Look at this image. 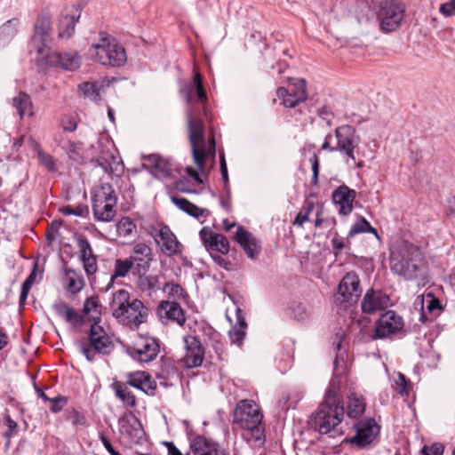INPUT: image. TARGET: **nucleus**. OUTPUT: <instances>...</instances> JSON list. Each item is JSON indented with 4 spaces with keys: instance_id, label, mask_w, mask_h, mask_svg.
<instances>
[{
    "instance_id": "obj_1",
    "label": "nucleus",
    "mask_w": 455,
    "mask_h": 455,
    "mask_svg": "<svg viewBox=\"0 0 455 455\" xmlns=\"http://www.w3.org/2000/svg\"><path fill=\"white\" fill-rule=\"evenodd\" d=\"M390 268L394 274L418 285L429 283L428 268L421 251L413 244L403 243L391 250Z\"/></svg>"
},
{
    "instance_id": "obj_2",
    "label": "nucleus",
    "mask_w": 455,
    "mask_h": 455,
    "mask_svg": "<svg viewBox=\"0 0 455 455\" xmlns=\"http://www.w3.org/2000/svg\"><path fill=\"white\" fill-rule=\"evenodd\" d=\"M339 390V382L332 379L323 401L308 419V426L314 431L321 435L339 432V426L344 418L343 402Z\"/></svg>"
},
{
    "instance_id": "obj_3",
    "label": "nucleus",
    "mask_w": 455,
    "mask_h": 455,
    "mask_svg": "<svg viewBox=\"0 0 455 455\" xmlns=\"http://www.w3.org/2000/svg\"><path fill=\"white\" fill-rule=\"evenodd\" d=\"M109 306L117 322L131 328H139L148 315V309L143 302L138 299L131 300L129 291L124 289L113 293Z\"/></svg>"
},
{
    "instance_id": "obj_4",
    "label": "nucleus",
    "mask_w": 455,
    "mask_h": 455,
    "mask_svg": "<svg viewBox=\"0 0 455 455\" xmlns=\"http://www.w3.org/2000/svg\"><path fill=\"white\" fill-rule=\"evenodd\" d=\"M263 415L259 406L249 400L240 401L234 412V423L245 431V438L254 446H260L265 442V427Z\"/></svg>"
},
{
    "instance_id": "obj_5",
    "label": "nucleus",
    "mask_w": 455,
    "mask_h": 455,
    "mask_svg": "<svg viewBox=\"0 0 455 455\" xmlns=\"http://www.w3.org/2000/svg\"><path fill=\"white\" fill-rule=\"evenodd\" d=\"M186 113L193 159L198 171L204 174L208 156H215V140L212 136L209 140V146H207L204 138V122L195 116L192 108H188Z\"/></svg>"
},
{
    "instance_id": "obj_6",
    "label": "nucleus",
    "mask_w": 455,
    "mask_h": 455,
    "mask_svg": "<svg viewBox=\"0 0 455 455\" xmlns=\"http://www.w3.org/2000/svg\"><path fill=\"white\" fill-rule=\"evenodd\" d=\"M89 341H79V348L81 353L85 356L89 362L95 360L97 354L103 355H109L115 348L112 337L107 331L94 322L90 328L88 334Z\"/></svg>"
},
{
    "instance_id": "obj_7",
    "label": "nucleus",
    "mask_w": 455,
    "mask_h": 455,
    "mask_svg": "<svg viewBox=\"0 0 455 455\" xmlns=\"http://www.w3.org/2000/svg\"><path fill=\"white\" fill-rule=\"evenodd\" d=\"M92 55L104 66L120 67L127 60L124 48L106 34H100L99 43L92 44Z\"/></svg>"
},
{
    "instance_id": "obj_8",
    "label": "nucleus",
    "mask_w": 455,
    "mask_h": 455,
    "mask_svg": "<svg viewBox=\"0 0 455 455\" xmlns=\"http://www.w3.org/2000/svg\"><path fill=\"white\" fill-rule=\"evenodd\" d=\"M116 197L113 187L108 183L102 184L92 197L94 217L100 221H111L115 215Z\"/></svg>"
},
{
    "instance_id": "obj_9",
    "label": "nucleus",
    "mask_w": 455,
    "mask_h": 455,
    "mask_svg": "<svg viewBox=\"0 0 455 455\" xmlns=\"http://www.w3.org/2000/svg\"><path fill=\"white\" fill-rule=\"evenodd\" d=\"M362 291L358 275L354 271L347 272L338 285V291L334 296L335 303L345 308L355 305L361 297Z\"/></svg>"
},
{
    "instance_id": "obj_10",
    "label": "nucleus",
    "mask_w": 455,
    "mask_h": 455,
    "mask_svg": "<svg viewBox=\"0 0 455 455\" xmlns=\"http://www.w3.org/2000/svg\"><path fill=\"white\" fill-rule=\"evenodd\" d=\"M360 137L351 125H341L335 130L336 151L347 156V164L355 163V153H358Z\"/></svg>"
},
{
    "instance_id": "obj_11",
    "label": "nucleus",
    "mask_w": 455,
    "mask_h": 455,
    "mask_svg": "<svg viewBox=\"0 0 455 455\" xmlns=\"http://www.w3.org/2000/svg\"><path fill=\"white\" fill-rule=\"evenodd\" d=\"M403 13L404 7L399 1L386 0L382 2L377 12L380 29L385 33L395 31L401 24Z\"/></svg>"
},
{
    "instance_id": "obj_12",
    "label": "nucleus",
    "mask_w": 455,
    "mask_h": 455,
    "mask_svg": "<svg viewBox=\"0 0 455 455\" xmlns=\"http://www.w3.org/2000/svg\"><path fill=\"white\" fill-rule=\"evenodd\" d=\"M160 347L157 340L154 338H140L132 346L127 347L128 355L142 363L154 361L158 355Z\"/></svg>"
},
{
    "instance_id": "obj_13",
    "label": "nucleus",
    "mask_w": 455,
    "mask_h": 455,
    "mask_svg": "<svg viewBox=\"0 0 455 455\" xmlns=\"http://www.w3.org/2000/svg\"><path fill=\"white\" fill-rule=\"evenodd\" d=\"M404 326L403 319L396 312L387 310L381 315L375 323L373 339H383L399 333Z\"/></svg>"
},
{
    "instance_id": "obj_14",
    "label": "nucleus",
    "mask_w": 455,
    "mask_h": 455,
    "mask_svg": "<svg viewBox=\"0 0 455 455\" xmlns=\"http://www.w3.org/2000/svg\"><path fill=\"white\" fill-rule=\"evenodd\" d=\"M355 427L356 434L348 442L361 449L370 445L379 433V427L373 419L360 420Z\"/></svg>"
},
{
    "instance_id": "obj_15",
    "label": "nucleus",
    "mask_w": 455,
    "mask_h": 455,
    "mask_svg": "<svg viewBox=\"0 0 455 455\" xmlns=\"http://www.w3.org/2000/svg\"><path fill=\"white\" fill-rule=\"evenodd\" d=\"M293 81L294 83L289 88L280 87L276 91L278 98L287 108H294L307 100L306 81L304 79H293Z\"/></svg>"
},
{
    "instance_id": "obj_16",
    "label": "nucleus",
    "mask_w": 455,
    "mask_h": 455,
    "mask_svg": "<svg viewBox=\"0 0 455 455\" xmlns=\"http://www.w3.org/2000/svg\"><path fill=\"white\" fill-rule=\"evenodd\" d=\"M128 259L133 267V274L147 273L153 260L152 249L145 243H137Z\"/></svg>"
},
{
    "instance_id": "obj_17",
    "label": "nucleus",
    "mask_w": 455,
    "mask_h": 455,
    "mask_svg": "<svg viewBox=\"0 0 455 455\" xmlns=\"http://www.w3.org/2000/svg\"><path fill=\"white\" fill-rule=\"evenodd\" d=\"M186 353L182 362L187 368H196L202 364L204 358V348L196 336L188 335L184 339Z\"/></svg>"
},
{
    "instance_id": "obj_18",
    "label": "nucleus",
    "mask_w": 455,
    "mask_h": 455,
    "mask_svg": "<svg viewBox=\"0 0 455 455\" xmlns=\"http://www.w3.org/2000/svg\"><path fill=\"white\" fill-rule=\"evenodd\" d=\"M156 243L161 251L167 256H172L181 252V243L168 226L162 227L155 236Z\"/></svg>"
},
{
    "instance_id": "obj_19",
    "label": "nucleus",
    "mask_w": 455,
    "mask_h": 455,
    "mask_svg": "<svg viewBox=\"0 0 455 455\" xmlns=\"http://www.w3.org/2000/svg\"><path fill=\"white\" fill-rule=\"evenodd\" d=\"M356 192L349 188L347 185H341L332 193V202L338 206V212L341 215H348L353 211V203L355 199Z\"/></svg>"
},
{
    "instance_id": "obj_20",
    "label": "nucleus",
    "mask_w": 455,
    "mask_h": 455,
    "mask_svg": "<svg viewBox=\"0 0 455 455\" xmlns=\"http://www.w3.org/2000/svg\"><path fill=\"white\" fill-rule=\"evenodd\" d=\"M390 303L389 296L381 291L370 289L366 291L363 301L362 310L366 314H372L388 307Z\"/></svg>"
},
{
    "instance_id": "obj_21",
    "label": "nucleus",
    "mask_w": 455,
    "mask_h": 455,
    "mask_svg": "<svg viewBox=\"0 0 455 455\" xmlns=\"http://www.w3.org/2000/svg\"><path fill=\"white\" fill-rule=\"evenodd\" d=\"M199 234L207 250L216 251L222 254L228 253L229 242L224 235L215 233L208 228H203Z\"/></svg>"
},
{
    "instance_id": "obj_22",
    "label": "nucleus",
    "mask_w": 455,
    "mask_h": 455,
    "mask_svg": "<svg viewBox=\"0 0 455 455\" xmlns=\"http://www.w3.org/2000/svg\"><path fill=\"white\" fill-rule=\"evenodd\" d=\"M51 24V19L48 16L39 17L35 24L32 44L39 54L43 53L44 48L46 46V44L50 39L52 31Z\"/></svg>"
},
{
    "instance_id": "obj_23",
    "label": "nucleus",
    "mask_w": 455,
    "mask_h": 455,
    "mask_svg": "<svg viewBox=\"0 0 455 455\" xmlns=\"http://www.w3.org/2000/svg\"><path fill=\"white\" fill-rule=\"evenodd\" d=\"M234 238L240 244L248 258L255 259L258 257L260 252V246L252 234L243 227H238Z\"/></svg>"
},
{
    "instance_id": "obj_24",
    "label": "nucleus",
    "mask_w": 455,
    "mask_h": 455,
    "mask_svg": "<svg viewBox=\"0 0 455 455\" xmlns=\"http://www.w3.org/2000/svg\"><path fill=\"white\" fill-rule=\"evenodd\" d=\"M193 455H228L220 445L204 436H196L190 444Z\"/></svg>"
},
{
    "instance_id": "obj_25",
    "label": "nucleus",
    "mask_w": 455,
    "mask_h": 455,
    "mask_svg": "<svg viewBox=\"0 0 455 455\" xmlns=\"http://www.w3.org/2000/svg\"><path fill=\"white\" fill-rule=\"evenodd\" d=\"M47 63L52 66H60L69 71L76 70L80 66V57L76 52H53L47 55Z\"/></svg>"
},
{
    "instance_id": "obj_26",
    "label": "nucleus",
    "mask_w": 455,
    "mask_h": 455,
    "mask_svg": "<svg viewBox=\"0 0 455 455\" xmlns=\"http://www.w3.org/2000/svg\"><path fill=\"white\" fill-rule=\"evenodd\" d=\"M127 384L148 395H154L156 389V381L153 380L151 376L145 371L130 373Z\"/></svg>"
},
{
    "instance_id": "obj_27",
    "label": "nucleus",
    "mask_w": 455,
    "mask_h": 455,
    "mask_svg": "<svg viewBox=\"0 0 455 455\" xmlns=\"http://www.w3.org/2000/svg\"><path fill=\"white\" fill-rule=\"evenodd\" d=\"M159 312L161 317L164 315L168 320L177 323L180 326H183L187 321L183 308L175 301H162L159 305Z\"/></svg>"
},
{
    "instance_id": "obj_28",
    "label": "nucleus",
    "mask_w": 455,
    "mask_h": 455,
    "mask_svg": "<svg viewBox=\"0 0 455 455\" xmlns=\"http://www.w3.org/2000/svg\"><path fill=\"white\" fill-rule=\"evenodd\" d=\"M52 308L59 316L64 318L74 327H80L84 322V316L70 307L66 302H56L52 305Z\"/></svg>"
},
{
    "instance_id": "obj_29",
    "label": "nucleus",
    "mask_w": 455,
    "mask_h": 455,
    "mask_svg": "<svg viewBox=\"0 0 455 455\" xmlns=\"http://www.w3.org/2000/svg\"><path fill=\"white\" fill-rule=\"evenodd\" d=\"M185 94L186 101L188 105L192 103L194 92L196 94L199 102H204L207 100L206 92L203 86L202 76L196 73L193 79V84L187 85L181 90Z\"/></svg>"
},
{
    "instance_id": "obj_30",
    "label": "nucleus",
    "mask_w": 455,
    "mask_h": 455,
    "mask_svg": "<svg viewBox=\"0 0 455 455\" xmlns=\"http://www.w3.org/2000/svg\"><path fill=\"white\" fill-rule=\"evenodd\" d=\"M131 271L133 273V267L128 258L116 259L114 262L113 274L111 275L108 284L103 289L104 291H108L113 288L116 279L127 276Z\"/></svg>"
},
{
    "instance_id": "obj_31",
    "label": "nucleus",
    "mask_w": 455,
    "mask_h": 455,
    "mask_svg": "<svg viewBox=\"0 0 455 455\" xmlns=\"http://www.w3.org/2000/svg\"><path fill=\"white\" fill-rule=\"evenodd\" d=\"M12 106L16 108L20 118L25 115L28 116L34 115L31 99L28 94L23 92H19V94L12 99Z\"/></svg>"
},
{
    "instance_id": "obj_32",
    "label": "nucleus",
    "mask_w": 455,
    "mask_h": 455,
    "mask_svg": "<svg viewBox=\"0 0 455 455\" xmlns=\"http://www.w3.org/2000/svg\"><path fill=\"white\" fill-rule=\"evenodd\" d=\"M127 383L116 381L112 384V387L116 393V397L122 401L124 405L127 407H134L136 400L133 394L129 389Z\"/></svg>"
},
{
    "instance_id": "obj_33",
    "label": "nucleus",
    "mask_w": 455,
    "mask_h": 455,
    "mask_svg": "<svg viewBox=\"0 0 455 455\" xmlns=\"http://www.w3.org/2000/svg\"><path fill=\"white\" fill-rule=\"evenodd\" d=\"M172 201L180 210L195 218H199L208 212L206 209L199 208L186 198L172 197Z\"/></svg>"
},
{
    "instance_id": "obj_34",
    "label": "nucleus",
    "mask_w": 455,
    "mask_h": 455,
    "mask_svg": "<svg viewBox=\"0 0 455 455\" xmlns=\"http://www.w3.org/2000/svg\"><path fill=\"white\" fill-rule=\"evenodd\" d=\"M79 18L80 13L77 16L69 14L63 16L59 24V36L61 38H70L75 32V27Z\"/></svg>"
},
{
    "instance_id": "obj_35",
    "label": "nucleus",
    "mask_w": 455,
    "mask_h": 455,
    "mask_svg": "<svg viewBox=\"0 0 455 455\" xmlns=\"http://www.w3.org/2000/svg\"><path fill=\"white\" fill-rule=\"evenodd\" d=\"M148 160L156 174L162 177L171 176L172 166L167 159L158 155H151L149 156Z\"/></svg>"
},
{
    "instance_id": "obj_36",
    "label": "nucleus",
    "mask_w": 455,
    "mask_h": 455,
    "mask_svg": "<svg viewBox=\"0 0 455 455\" xmlns=\"http://www.w3.org/2000/svg\"><path fill=\"white\" fill-rule=\"evenodd\" d=\"M66 275L68 277L67 290L69 292L76 294L83 290L85 283L82 275L69 268L66 270Z\"/></svg>"
},
{
    "instance_id": "obj_37",
    "label": "nucleus",
    "mask_w": 455,
    "mask_h": 455,
    "mask_svg": "<svg viewBox=\"0 0 455 455\" xmlns=\"http://www.w3.org/2000/svg\"><path fill=\"white\" fill-rule=\"evenodd\" d=\"M138 277L136 285L141 291H151L158 285V278L156 275H147V273L133 274Z\"/></svg>"
},
{
    "instance_id": "obj_38",
    "label": "nucleus",
    "mask_w": 455,
    "mask_h": 455,
    "mask_svg": "<svg viewBox=\"0 0 455 455\" xmlns=\"http://www.w3.org/2000/svg\"><path fill=\"white\" fill-rule=\"evenodd\" d=\"M100 307L99 299L96 296L87 298L84 303V314L91 315L94 322H98L100 318Z\"/></svg>"
},
{
    "instance_id": "obj_39",
    "label": "nucleus",
    "mask_w": 455,
    "mask_h": 455,
    "mask_svg": "<svg viewBox=\"0 0 455 455\" xmlns=\"http://www.w3.org/2000/svg\"><path fill=\"white\" fill-rule=\"evenodd\" d=\"M371 233L373 234L377 238H379L378 232L376 228H372L371 224L363 218L361 217L350 228L347 238L353 237L357 234L360 233Z\"/></svg>"
},
{
    "instance_id": "obj_40",
    "label": "nucleus",
    "mask_w": 455,
    "mask_h": 455,
    "mask_svg": "<svg viewBox=\"0 0 455 455\" xmlns=\"http://www.w3.org/2000/svg\"><path fill=\"white\" fill-rule=\"evenodd\" d=\"M365 411V403L360 397L351 395L348 398L347 415L350 418L356 419Z\"/></svg>"
},
{
    "instance_id": "obj_41",
    "label": "nucleus",
    "mask_w": 455,
    "mask_h": 455,
    "mask_svg": "<svg viewBox=\"0 0 455 455\" xmlns=\"http://www.w3.org/2000/svg\"><path fill=\"white\" fill-rule=\"evenodd\" d=\"M121 431L130 436L136 435L134 432L140 430V422L134 417H124L119 420Z\"/></svg>"
},
{
    "instance_id": "obj_42",
    "label": "nucleus",
    "mask_w": 455,
    "mask_h": 455,
    "mask_svg": "<svg viewBox=\"0 0 455 455\" xmlns=\"http://www.w3.org/2000/svg\"><path fill=\"white\" fill-rule=\"evenodd\" d=\"M37 265L36 263L34 265V268L29 274V275L26 278V280L23 282L21 286V291L20 296V305L25 304L28 292L32 287V285L35 283L36 277H37Z\"/></svg>"
},
{
    "instance_id": "obj_43",
    "label": "nucleus",
    "mask_w": 455,
    "mask_h": 455,
    "mask_svg": "<svg viewBox=\"0 0 455 455\" xmlns=\"http://www.w3.org/2000/svg\"><path fill=\"white\" fill-rule=\"evenodd\" d=\"M80 91L83 94L93 101L100 100L99 86L96 83H84L80 85Z\"/></svg>"
},
{
    "instance_id": "obj_44",
    "label": "nucleus",
    "mask_w": 455,
    "mask_h": 455,
    "mask_svg": "<svg viewBox=\"0 0 455 455\" xmlns=\"http://www.w3.org/2000/svg\"><path fill=\"white\" fill-rule=\"evenodd\" d=\"M19 20L17 19L10 20L0 28V36L3 39H10L16 35Z\"/></svg>"
},
{
    "instance_id": "obj_45",
    "label": "nucleus",
    "mask_w": 455,
    "mask_h": 455,
    "mask_svg": "<svg viewBox=\"0 0 455 455\" xmlns=\"http://www.w3.org/2000/svg\"><path fill=\"white\" fill-rule=\"evenodd\" d=\"M117 232L121 236H129L135 229V225L129 218H123L117 224Z\"/></svg>"
},
{
    "instance_id": "obj_46",
    "label": "nucleus",
    "mask_w": 455,
    "mask_h": 455,
    "mask_svg": "<svg viewBox=\"0 0 455 455\" xmlns=\"http://www.w3.org/2000/svg\"><path fill=\"white\" fill-rule=\"evenodd\" d=\"M68 157L75 162L82 161V144L69 141L67 147Z\"/></svg>"
},
{
    "instance_id": "obj_47",
    "label": "nucleus",
    "mask_w": 455,
    "mask_h": 455,
    "mask_svg": "<svg viewBox=\"0 0 455 455\" xmlns=\"http://www.w3.org/2000/svg\"><path fill=\"white\" fill-rule=\"evenodd\" d=\"M77 246L80 251V260H84L86 258H92L95 256L93 254L92 246L87 239L79 238L77 241Z\"/></svg>"
},
{
    "instance_id": "obj_48",
    "label": "nucleus",
    "mask_w": 455,
    "mask_h": 455,
    "mask_svg": "<svg viewBox=\"0 0 455 455\" xmlns=\"http://www.w3.org/2000/svg\"><path fill=\"white\" fill-rule=\"evenodd\" d=\"M37 156L40 164L44 166L49 172H54L56 170L54 159L51 155L40 149L37 152Z\"/></svg>"
},
{
    "instance_id": "obj_49",
    "label": "nucleus",
    "mask_w": 455,
    "mask_h": 455,
    "mask_svg": "<svg viewBox=\"0 0 455 455\" xmlns=\"http://www.w3.org/2000/svg\"><path fill=\"white\" fill-rule=\"evenodd\" d=\"M314 209V203L313 202H307L305 205V212H299L294 221L293 224L301 227L306 221L308 220L309 214L312 212Z\"/></svg>"
},
{
    "instance_id": "obj_50",
    "label": "nucleus",
    "mask_w": 455,
    "mask_h": 455,
    "mask_svg": "<svg viewBox=\"0 0 455 455\" xmlns=\"http://www.w3.org/2000/svg\"><path fill=\"white\" fill-rule=\"evenodd\" d=\"M164 291L170 296L179 299L186 296L184 289L178 283H167L164 287Z\"/></svg>"
},
{
    "instance_id": "obj_51",
    "label": "nucleus",
    "mask_w": 455,
    "mask_h": 455,
    "mask_svg": "<svg viewBox=\"0 0 455 455\" xmlns=\"http://www.w3.org/2000/svg\"><path fill=\"white\" fill-rule=\"evenodd\" d=\"M66 418L68 420H70L74 426H85L86 425L85 417L74 409H72L71 411H68L67 412Z\"/></svg>"
},
{
    "instance_id": "obj_52",
    "label": "nucleus",
    "mask_w": 455,
    "mask_h": 455,
    "mask_svg": "<svg viewBox=\"0 0 455 455\" xmlns=\"http://www.w3.org/2000/svg\"><path fill=\"white\" fill-rule=\"evenodd\" d=\"M245 334V331L241 327H234L229 331V338L232 343H235L239 347L243 344Z\"/></svg>"
},
{
    "instance_id": "obj_53",
    "label": "nucleus",
    "mask_w": 455,
    "mask_h": 455,
    "mask_svg": "<svg viewBox=\"0 0 455 455\" xmlns=\"http://www.w3.org/2000/svg\"><path fill=\"white\" fill-rule=\"evenodd\" d=\"M81 261L83 262L84 269L86 275H88V277H90L91 275H92L96 273V271L98 269L96 256H94L92 258H86L85 259L81 260Z\"/></svg>"
},
{
    "instance_id": "obj_54",
    "label": "nucleus",
    "mask_w": 455,
    "mask_h": 455,
    "mask_svg": "<svg viewBox=\"0 0 455 455\" xmlns=\"http://www.w3.org/2000/svg\"><path fill=\"white\" fill-rule=\"evenodd\" d=\"M62 224L61 220H53L48 227L46 231V239L49 243H52L55 238L56 235L59 232V229Z\"/></svg>"
},
{
    "instance_id": "obj_55",
    "label": "nucleus",
    "mask_w": 455,
    "mask_h": 455,
    "mask_svg": "<svg viewBox=\"0 0 455 455\" xmlns=\"http://www.w3.org/2000/svg\"><path fill=\"white\" fill-rule=\"evenodd\" d=\"M311 164H312V184L316 186L318 184V177H319V169H320V164L317 154L314 153L313 156L309 159Z\"/></svg>"
},
{
    "instance_id": "obj_56",
    "label": "nucleus",
    "mask_w": 455,
    "mask_h": 455,
    "mask_svg": "<svg viewBox=\"0 0 455 455\" xmlns=\"http://www.w3.org/2000/svg\"><path fill=\"white\" fill-rule=\"evenodd\" d=\"M444 451L443 446L441 443H434L430 447L424 446L421 450L422 455H443Z\"/></svg>"
},
{
    "instance_id": "obj_57",
    "label": "nucleus",
    "mask_w": 455,
    "mask_h": 455,
    "mask_svg": "<svg viewBox=\"0 0 455 455\" xmlns=\"http://www.w3.org/2000/svg\"><path fill=\"white\" fill-rule=\"evenodd\" d=\"M4 420L8 427V431L4 434V436L9 441L11 436L18 432V424L9 415L4 417Z\"/></svg>"
},
{
    "instance_id": "obj_58",
    "label": "nucleus",
    "mask_w": 455,
    "mask_h": 455,
    "mask_svg": "<svg viewBox=\"0 0 455 455\" xmlns=\"http://www.w3.org/2000/svg\"><path fill=\"white\" fill-rule=\"evenodd\" d=\"M51 402L50 409L52 412L57 413L60 411L63 406L67 403V399L61 396H58L52 399H50Z\"/></svg>"
},
{
    "instance_id": "obj_59",
    "label": "nucleus",
    "mask_w": 455,
    "mask_h": 455,
    "mask_svg": "<svg viewBox=\"0 0 455 455\" xmlns=\"http://www.w3.org/2000/svg\"><path fill=\"white\" fill-rule=\"evenodd\" d=\"M440 12L445 16H451L455 14V0H451L441 4Z\"/></svg>"
},
{
    "instance_id": "obj_60",
    "label": "nucleus",
    "mask_w": 455,
    "mask_h": 455,
    "mask_svg": "<svg viewBox=\"0 0 455 455\" xmlns=\"http://www.w3.org/2000/svg\"><path fill=\"white\" fill-rule=\"evenodd\" d=\"M395 384L397 386L399 394H401V395L408 394L407 380H406V378L403 374H401V373L398 374V378L395 380Z\"/></svg>"
},
{
    "instance_id": "obj_61",
    "label": "nucleus",
    "mask_w": 455,
    "mask_h": 455,
    "mask_svg": "<svg viewBox=\"0 0 455 455\" xmlns=\"http://www.w3.org/2000/svg\"><path fill=\"white\" fill-rule=\"evenodd\" d=\"M77 127V123L73 117H68L62 120V128L65 132H74Z\"/></svg>"
},
{
    "instance_id": "obj_62",
    "label": "nucleus",
    "mask_w": 455,
    "mask_h": 455,
    "mask_svg": "<svg viewBox=\"0 0 455 455\" xmlns=\"http://www.w3.org/2000/svg\"><path fill=\"white\" fill-rule=\"evenodd\" d=\"M100 440L102 442L103 446L111 455H121L118 451H116L109 440L105 435H100Z\"/></svg>"
},
{
    "instance_id": "obj_63",
    "label": "nucleus",
    "mask_w": 455,
    "mask_h": 455,
    "mask_svg": "<svg viewBox=\"0 0 455 455\" xmlns=\"http://www.w3.org/2000/svg\"><path fill=\"white\" fill-rule=\"evenodd\" d=\"M187 174L191 177L197 184H203V180L200 177V174L197 171H196L193 167L188 166L186 168Z\"/></svg>"
},
{
    "instance_id": "obj_64",
    "label": "nucleus",
    "mask_w": 455,
    "mask_h": 455,
    "mask_svg": "<svg viewBox=\"0 0 455 455\" xmlns=\"http://www.w3.org/2000/svg\"><path fill=\"white\" fill-rule=\"evenodd\" d=\"M213 260L215 263H217L219 266L222 267L223 268L227 270L231 269V263L227 261L224 258H222L220 255L212 256Z\"/></svg>"
}]
</instances>
